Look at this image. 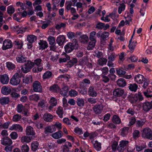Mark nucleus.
Wrapping results in <instances>:
<instances>
[{"mask_svg": "<svg viewBox=\"0 0 152 152\" xmlns=\"http://www.w3.org/2000/svg\"><path fill=\"white\" fill-rule=\"evenodd\" d=\"M78 47L77 41L76 39H74L72 40V42L68 43L65 46L64 48L65 52L66 53H69L74 49H77Z\"/></svg>", "mask_w": 152, "mask_h": 152, "instance_id": "obj_1", "label": "nucleus"}, {"mask_svg": "<svg viewBox=\"0 0 152 152\" xmlns=\"http://www.w3.org/2000/svg\"><path fill=\"white\" fill-rule=\"evenodd\" d=\"M142 136L143 138L152 140V130L146 127L142 130Z\"/></svg>", "mask_w": 152, "mask_h": 152, "instance_id": "obj_2", "label": "nucleus"}, {"mask_svg": "<svg viewBox=\"0 0 152 152\" xmlns=\"http://www.w3.org/2000/svg\"><path fill=\"white\" fill-rule=\"evenodd\" d=\"M21 76L18 73H15L11 78L10 83L12 85H17L19 84L21 81Z\"/></svg>", "mask_w": 152, "mask_h": 152, "instance_id": "obj_3", "label": "nucleus"}, {"mask_svg": "<svg viewBox=\"0 0 152 152\" xmlns=\"http://www.w3.org/2000/svg\"><path fill=\"white\" fill-rule=\"evenodd\" d=\"M33 90L34 92H41L42 87L40 83L37 81H34L33 84Z\"/></svg>", "mask_w": 152, "mask_h": 152, "instance_id": "obj_4", "label": "nucleus"}, {"mask_svg": "<svg viewBox=\"0 0 152 152\" xmlns=\"http://www.w3.org/2000/svg\"><path fill=\"white\" fill-rule=\"evenodd\" d=\"M142 107L143 111L148 112L152 108V101L151 102H145L143 103Z\"/></svg>", "mask_w": 152, "mask_h": 152, "instance_id": "obj_5", "label": "nucleus"}, {"mask_svg": "<svg viewBox=\"0 0 152 152\" xmlns=\"http://www.w3.org/2000/svg\"><path fill=\"white\" fill-rule=\"evenodd\" d=\"M103 107V105L102 104H100L95 105L93 107L92 109L95 114H99L102 112Z\"/></svg>", "mask_w": 152, "mask_h": 152, "instance_id": "obj_6", "label": "nucleus"}, {"mask_svg": "<svg viewBox=\"0 0 152 152\" xmlns=\"http://www.w3.org/2000/svg\"><path fill=\"white\" fill-rule=\"evenodd\" d=\"M16 59L18 62L21 63L26 62L27 58L23 53L21 52L18 55Z\"/></svg>", "mask_w": 152, "mask_h": 152, "instance_id": "obj_7", "label": "nucleus"}, {"mask_svg": "<svg viewBox=\"0 0 152 152\" xmlns=\"http://www.w3.org/2000/svg\"><path fill=\"white\" fill-rule=\"evenodd\" d=\"M2 49L3 50H6L11 48L12 46V41L9 39L5 40L3 42Z\"/></svg>", "mask_w": 152, "mask_h": 152, "instance_id": "obj_8", "label": "nucleus"}, {"mask_svg": "<svg viewBox=\"0 0 152 152\" xmlns=\"http://www.w3.org/2000/svg\"><path fill=\"white\" fill-rule=\"evenodd\" d=\"M1 144L4 145H11L12 143L11 139L8 137L2 138L1 140Z\"/></svg>", "mask_w": 152, "mask_h": 152, "instance_id": "obj_9", "label": "nucleus"}, {"mask_svg": "<svg viewBox=\"0 0 152 152\" xmlns=\"http://www.w3.org/2000/svg\"><path fill=\"white\" fill-rule=\"evenodd\" d=\"M88 95L92 97H96L97 95L96 91L93 86H90L88 89Z\"/></svg>", "mask_w": 152, "mask_h": 152, "instance_id": "obj_10", "label": "nucleus"}, {"mask_svg": "<svg viewBox=\"0 0 152 152\" xmlns=\"http://www.w3.org/2000/svg\"><path fill=\"white\" fill-rule=\"evenodd\" d=\"M9 129L11 130H15L18 132H22L23 131V128L20 124H15L10 127Z\"/></svg>", "mask_w": 152, "mask_h": 152, "instance_id": "obj_11", "label": "nucleus"}, {"mask_svg": "<svg viewBox=\"0 0 152 152\" xmlns=\"http://www.w3.org/2000/svg\"><path fill=\"white\" fill-rule=\"evenodd\" d=\"M0 81L4 84H8L9 82V77L8 75L4 74L0 75Z\"/></svg>", "mask_w": 152, "mask_h": 152, "instance_id": "obj_12", "label": "nucleus"}, {"mask_svg": "<svg viewBox=\"0 0 152 152\" xmlns=\"http://www.w3.org/2000/svg\"><path fill=\"white\" fill-rule=\"evenodd\" d=\"M134 80L138 83L142 84L145 81L144 77L141 74H138L134 77Z\"/></svg>", "mask_w": 152, "mask_h": 152, "instance_id": "obj_13", "label": "nucleus"}, {"mask_svg": "<svg viewBox=\"0 0 152 152\" xmlns=\"http://www.w3.org/2000/svg\"><path fill=\"white\" fill-rule=\"evenodd\" d=\"M124 93L123 89L121 88H117L115 89L113 92V95L116 96L120 97L122 96Z\"/></svg>", "mask_w": 152, "mask_h": 152, "instance_id": "obj_14", "label": "nucleus"}, {"mask_svg": "<svg viewBox=\"0 0 152 152\" xmlns=\"http://www.w3.org/2000/svg\"><path fill=\"white\" fill-rule=\"evenodd\" d=\"M109 35V33L108 32L104 31L101 34V42L102 44H104L105 41L107 39Z\"/></svg>", "mask_w": 152, "mask_h": 152, "instance_id": "obj_15", "label": "nucleus"}, {"mask_svg": "<svg viewBox=\"0 0 152 152\" xmlns=\"http://www.w3.org/2000/svg\"><path fill=\"white\" fill-rule=\"evenodd\" d=\"M39 49L44 50L48 47V45L47 42L45 41L40 40L39 42Z\"/></svg>", "mask_w": 152, "mask_h": 152, "instance_id": "obj_16", "label": "nucleus"}, {"mask_svg": "<svg viewBox=\"0 0 152 152\" xmlns=\"http://www.w3.org/2000/svg\"><path fill=\"white\" fill-rule=\"evenodd\" d=\"M26 134L28 135L34 136L35 133L33 128L30 126L27 127L26 130Z\"/></svg>", "mask_w": 152, "mask_h": 152, "instance_id": "obj_17", "label": "nucleus"}, {"mask_svg": "<svg viewBox=\"0 0 152 152\" xmlns=\"http://www.w3.org/2000/svg\"><path fill=\"white\" fill-rule=\"evenodd\" d=\"M11 91L10 88L9 87L4 86L1 89V92L2 94L4 95L9 94Z\"/></svg>", "mask_w": 152, "mask_h": 152, "instance_id": "obj_18", "label": "nucleus"}, {"mask_svg": "<svg viewBox=\"0 0 152 152\" xmlns=\"http://www.w3.org/2000/svg\"><path fill=\"white\" fill-rule=\"evenodd\" d=\"M65 37L64 35H60L58 36L56 40L57 43L59 46L62 45L65 42Z\"/></svg>", "mask_w": 152, "mask_h": 152, "instance_id": "obj_19", "label": "nucleus"}, {"mask_svg": "<svg viewBox=\"0 0 152 152\" xmlns=\"http://www.w3.org/2000/svg\"><path fill=\"white\" fill-rule=\"evenodd\" d=\"M70 56L66 53L62 55V57L60 58L59 60V62L60 63L62 62H66L67 60H69Z\"/></svg>", "mask_w": 152, "mask_h": 152, "instance_id": "obj_20", "label": "nucleus"}, {"mask_svg": "<svg viewBox=\"0 0 152 152\" xmlns=\"http://www.w3.org/2000/svg\"><path fill=\"white\" fill-rule=\"evenodd\" d=\"M117 85L120 87H124L126 85L125 80L123 78H120L117 81Z\"/></svg>", "mask_w": 152, "mask_h": 152, "instance_id": "obj_21", "label": "nucleus"}, {"mask_svg": "<svg viewBox=\"0 0 152 152\" xmlns=\"http://www.w3.org/2000/svg\"><path fill=\"white\" fill-rule=\"evenodd\" d=\"M6 64L8 69L10 71L13 70L16 67L15 64L11 62H7L6 63Z\"/></svg>", "mask_w": 152, "mask_h": 152, "instance_id": "obj_22", "label": "nucleus"}, {"mask_svg": "<svg viewBox=\"0 0 152 152\" xmlns=\"http://www.w3.org/2000/svg\"><path fill=\"white\" fill-rule=\"evenodd\" d=\"M62 132L61 131H59L52 134L51 136L53 138L55 139H59L61 138L63 135Z\"/></svg>", "mask_w": 152, "mask_h": 152, "instance_id": "obj_23", "label": "nucleus"}, {"mask_svg": "<svg viewBox=\"0 0 152 152\" xmlns=\"http://www.w3.org/2000/svg\"><path fill=\"white\" fill-rule=\"evenodd\" d=\"M37 37L36 36L33 35H30L28 36L27 40L30 43H32L37 40Z\"/></svg>", "mask_w": 152, "mask_h": 152, "instance_id": "obj_24", "label": "nucleus"}, {"mask_svg": "<svg viewBox=\"0 0 152 152\" xmlns=\"http://www.w3.org/2000/svg\"><path fill=\"white\" fill-rule=\"evenodd\" d=\"M112 121L115 124H119L121 122L120 118L118 115H116L113 116Z\"/></svg>", "mask_w": 152, "mask_h": 152, "instance_id": "obj_25", "label": "nucleus"}, {"mask_svg": "<svg viewBox=\"0 0 152 152\" xmlns=\"http://www.w3.org/2000/svg\"><path fill=\"white\" fill-rule=\"evenodd\" d=\"M52 76V73L50 71H47L42 76V78L44 80L48 79L51 78Z\"/></svg>", "mask_w": 152, "mask_h": 152, "instance_id": "obj_26", "label": "nucleus"}, {"mask_svg": "<svg viewBox=\"0 0 152 152\" xmlns=\"http://www.w3.org/2000/svg\"><path fill=\"white\" fill-rule=\"evenodd\" d=\"M10 102V99L8 97H3L0 98V102L2 105L7 104Z\"/></svg>", "mask_w": 152, "mask_h": 152, "instance_id": "obj_27", "label": "nucleus"}, {"mask_svg": "<svg viewBox=\"0 0 152 152\" xmlns=\"http://www.w3.org/2000/svg\"><path fill=\"white\" fill-rule=\"evenodd\" d=\"M76 102L77 105L79 107H83L85 104L84 99L81 98H77Z\"/></svg>", "mask_w": 152, "mask_h": 152, "instance_id": "obj_28", "label": "nucleus"}, {"mask_svg": "<svg viewBox=\"0 0 152 152\" xmlns=\"http://www.w3.org/2000/svg\"><path fill=\"white\" fill-rule=\"evenodd\" d=\"M20 140L22 142L28 143L30 142L31 139L29 137L27 136H23L21 137Z\"/></svg>", "mask_w": 152, "mask_h": 152, "instance_id": "obj_29", "label": "nucleus"}, {"mask_svg": "<svg viewBox=\"0 0 152 152\" xmlns=\"http://www.w3.org/2000/svg\"><path fill=\"white\" fill-rule=\"evenodd\" d=\"M94 146L95 149L97 151H100L101 149V143L96 140L94 143Z\"/></svg>", "mask_w": 152, "mask_h": 152, "instance_id": "obj_30", "label": "nucleus"}, {"mask_svg": "<svg viewBox=\"0 0 152 152\" xmlns=\"http://www.w3.org/2000/svg\"><path fill=\"white\" fill-rule=\"evenodd\" d=\"M43 118L45 121L50 122L52 120L53 116L50 114H45L44 115Z\"/></svg>", "mask_w": 152, "mask_h": 152, "instance_id": "obj_31", "label": "nucleus"}, {"mask_svg": "<svg viewBox=\"0 0 152 152\" xmlns=\"http://www.w3.org/2000/svg\"><path fill=\"white\" fill-rule=\"evenodd\" d=\"M107 61V59L104 58H102L98 60V62L99 65L102 66L106 64Z\"/></svg>", "mask_w": 152, "mask_h": 152, "instance_id": "obj_32", "label": "nucleus"}, {"mask_svg": "<svg viewBox=\"0 0 152 152\" xmlns=\"http://www.w3.org/2000/svg\"><path fill=\"white\" fill-rule=\"evenodd\" d=\"M43 69L42 65L40 66H37L34 67L32 69V71L34 73H38L39 72H41Z\"/></svg>", "mask_w": 152, "mask_h": 152, "instance_id": "obj_33", "label": "nucleus"}, {"mask_svg": "<svg viewBox=\"0 0 152 152\" xmlns=\"http://www.w3.org/2000/svg\"><path fill=\"white\" fill-rule=\"evenodd\" d=\"M56 113L60 118L63 117L64 113L63 107L60 106L58 107L56 111Z\"/></svg>", "mask_w": 152, "mask_h": 152, "instance_id": "obj_34", "label": "nucleus"}, {"mask_svg": "<svg viewBox=\"0 0 152 152\" xmlns=\"http://www.w3.org/2000/svg\"><path fill=\"white\" fill-rule=\"evenodd\" d=\"M68 91V88L66 86H64L60 91V94L61 95L65 96L66 95Z\"/></svg>", "mask_w": 152, "mask_h": 152, "instance_id": "obj_35", "label": "nucleus"}, {"mask_svg": "<svg viewBox=\"0 0 152 152\" xmlns=\"http://www.w3.org/2000/svg\"><path fill=\"white\" fill-rule=\"evenodd\" d=\"M50 90L53 92H56L59 91V88L57 85L54 84L50 87Z\"/></svg>", "mask_w": 152, "mask_h": 152, "instance_id": "obj_36", "label": "nucleus"}, {"mask_svg": "<svg viewBox=\"0 0 152 152\" xmlns=\"http://www.w3.org/2000/svg\"><path fill=\"white\" fill-rule=\"evenodd\" d=\"M15 8L12 5L7 7V12L10 15L12 14L15 12Z\"/></svg>", "mask_w": 152, "mask_h": 152, "instance_id": "obj_37", "label": "nucleus"}, {"mask_svg": "<svg viewBox=\"0 0 152 152\" xmlns=\"http://www.w3.org/2000/svg\"><path fill=\"white\" fill-rule=\"evenodd\" d=\"M77 59L76 58H75L70 60L68 62V65L69 66V67H71L73 66L74 64L77 63Z\"/></svg>", "mask_w": 152, "mask_h": 152, "instance_id": "obj_38", "label": "nucleus"}, {"mask_svg": "<svg viewBox=\"0 0 152 152\" xmlns=\"http://www.w3.org/2000/svg\"><path fill=\"white\" fill-rule=\"evenodd\" d=\"M39 144L37 141L32 142L31 144V149L33 151H35L37 149Z\"/></svg>", "mask_w": 152, "mask_h": 152, "instance_id": "obj_39", "label": "nucleus"}, {"mask_svg": "<svg viewBox=\"0 0 152 152\" xmlns=\"http://www.w3.org/2000/svg\"><path fill=\"white\" fill-rule=\"evenodd\" d=\"M80 41L83 43H85L88 42V38L86 35H83L80 36Z\"/></svg>", "mask_w": 152, "mask_h": 152, "instance_id": "obj_40", "label": "nucleus"}, {"mask_svg": "<svg viewBox=\"0 0 152 152\" xmlns=\"http://www.w3.org/2000/svg\"><path fill=\"white\" fill-rule=\"evenodd\" d=\"M137 85L136 83L131 84L129 87V89L132 91H136L137 88Z\"/></svg>", "mask_w": 152, "mask_h": 152, "instance_id": "obj_41", "label": "nucleus"}, {"mask_svg": "<svg viewBox=\"0 0 152 152\" xmlns=\"http://www.w3.org/2000/svg\"><path fill=\"white\" fill-rule=\"evenodd\" d=\"M129 129L128 127H124L122 129L121 133V135L123 137L126 136L128 133Z\"/></svg>", "mask_w": 152, "mask_h": 152, "instance_id": "obj_42", "label": "nucleus"}, {"mask_svg": "<svg viewBox=\"0 0 152 152\" xmlns=\"http://www.w3.org/2000/svg\"><path fill=\"white\" fill-rule=\"evenodd\" d=\"M89 42L87 49L88 50H92L94 47L96 41L91 40Z\"/></svg>", "mask_w": 152, "mask_h": 152, "instance_id": "obj_43", "label": "nucleus"}, {"mask_svg": "<svg viewBox=\"0 0 152 152\" xmlns=\"http://www.w3.org/2000/svg\"><path fill=\"white\" fill-rule=\"evenodd\" d=\"M49 55H51L50 60L52 61H54L57 60L58 58L57 55L54 53L50 52L49 53Z\"/></svg>", "mask_w": 152, "mask_h": 152, "instance_id": "obj_44", "label": "nucleus"}, {"mask_svg": "<svg viewBox=\"0 0 152 152\" xmlns=\"http://www.w3.org/2000/svg\"><path fill=\"white\" fill-rule=\"evenodd\" d=\"M145 121L144 119L137 120L136 121V126L137 127H142L145 122Z\"/></svg>", "mask_w": 152, "mask_h": 152, "instance_id": "obj_45", "label": "nucleus"}, {"mask_svg": "<svg viewBox=\"0 0 152 152\" xmlns=\"http://www.w3.org/2000/svg\"><path fill=\"white\" fill-rule=\"evenodd\" d=\"M24 64L31 70L34 66L33 62L29 60H28Z\"/></svg>", "mask_w": 152, "mask_h": 152, "instance_id": "obj_46", "label": "nucleus"}, {"mask_svg": "<svg viewBox=\"0 0 152 152\" xmlns=\"http://www.w3.org/2000/svg\"><path fill=\"white\" fill-rule=\"evenodd\" d=\"M29 98L30 100H34L36 102H37L39 99V97L38 95L36 94L30 96Z\"/></svg>", "mask_w": 152, "mask_h": 152, "instance_id": "obj_47", "label": "nucleus"}, {"mask_svg": "<svg viewBox=\"0 0 152 152\" xmlns=\"http://www.w3.org/2000/svg\"><path fill=\"white\" fill-rule=\"evenodd\" d=\"M66 9L67 10V11L68 12L69 10H71L72 7H71L72 6V3L71 1H67L66 2Z\"/></svg>", "mask_w": 152, "mask_h": 152, "instance_id": "obj_48", "label": "nucleus"}, {"mask_svg": "<svg viewBox=\"0 0 152 152\" xmlns=\"http://www.w3.org/2000/svg\"><path fill=\"white\" fill-rule=\"evenodd\" d=\"M21 68L22 72L25 73H27L29 72L31 70L24 64L23 66H21Z\"/></svg>", "mask_w": 152, "mask_h": 152, "instance_id": "obj_49", "label": "nucleus"}, {"mask_svg": "<svg viewBox=\"0 0 152 152\" xmlns=\"http://www.w3.org/2000/svg\"><path fill=\"white\" fill-rule=\"evenodd\" d=\"M144 95L147 98L152 97V92L149 89H148L146 91L143 92Z\"/></svg>", "mask_w": 152, "mask_h": 152, "instance_id": "obj_50", "label": "nucleus"}, {"mask_svg": "<svg viewBox=\"0 0 152 152\" xmlns=\"http://www.w3.org/2000/svg\"><path fill=\"white\" fill-rule=\"evenodd\" d=\"M21 118V115L17 114L13 116L12 120L14 122H17L19 121Z\"/></svg>", "mask_w": 152, "mask_h": 152, "instance_id": "obj_51", "label": "nucleus"}, {"mask_svg": "<svg viewBox=\"0 0 152 152\" xmlns=\"http://www.w3.org/2000/svg\"><path fill=\"white\" fill-rule=\"evenodd\" d=\"M117 74L118 75H124L126 73V72L121 69V68H117L116 69Z\"/></svg>", "mask_w": 152, "mask_h": 152, "instance_id": "obj_52", "label": "nucleus"}, {"mask_svg": "<svg viewBox=\"0 0 152 152\" xmlns=\"http://www.w3.org/2000/svg\"><path fill=\"white\" fill-rule=\"evenodd\" d=\"M129 142L127 140H122L120 142L119 144L121 145L125 149H126V147L128 145Z\"/></svg>", "mask_w": 152, "mask_h": 152, "instance_id": "obj_53", "label": "nucleus"}, {"mask_svg": "<svg viewBox=\"0 0 152 152\" xmlns=\"http://www.w3.org/2000/svg\"><path fill=\"white\" fill-rule=\"evenodd\" d=\"M67 35L68 38L69 39H74L75 37V33L69 31L67 33Z\"/></svg>", "mask_w": 152, "mask_h": 152, "instance_id": "obj_54", "label": "nucleus"}, {"mask_svg": "<svg viewBox=\"0 0 152 152\" xmlns=\"http://www.w3.org/2000/svg\"><path fill=\"white\" fill-rule=\"evenodd\" d=\"M48 39L50 45L55 44V38L54 37H49Z\"/></svg>", "mask_w": 152, "mask_h": 152, "instance_id": "obj_55", "label": "nucleus"}, {"mask_svg": "<svg viewBox=\"0 0 152 152\" xmlns=\"http://www.w3.org/2000/svg\"><path fill=\"white\" fill-rule=\"evenodd\" d=\"M42 60L40 58H37L34 60V62H33L34 63V66L35 65H36L37 66H40Z\"/></svg>", "mask_w": 152, "mask_h": 152, "instance_id": "obj_56", "label": "nucleus"}, {"mask_svg": "<svg viewBox=\"0 0 152 152\" xmlns=\"http://www.w3.org/2000/svg\"><path fill=\"white\" fill-rule=\"evenodd\" d=\"M50 104L53 106H56L57 103L56 99L53 97L51 98L50 100Z\"/></svg>", "mask_w": 152, "mask_h": 152, "instance_id": "obj_57", "label": "nucleus"}, {"mask_svg": "<svg viewBox=\"0 0 152 152\" xmlns=\"http://www.w3.org/2000/svg\"><path fill=\"white\" fill-rule=\"evenodd\" d=\"M104 27V23H98L96 26V28L99 29H102Z\"/></svg>", "mask_w": 152, "mask_h": 152, "instance_id": "obj_58", "label": "nucleus"}, {"mask_svg": "<svg viewBox=\"0 0 152 152\" xmlns=\"http://www.w3.org/2000/svg\"><path fill=\"white\" fill-rule=\"evenodd\" d=\"M53 132L51 126H49L45 128V134H47L48 133H52Z\"/></svg>", "mask_w": 152, "mask_h": 152, "instance_id": "obj_59", "label": "nucleus"}, {"mask_svg": "<svg viewBox=\"0 0 152 152\" xmlns=\"http://www.w3.org/2000/svg\"><path fill=\"white\" fill-rule=\"evenodd\" d=\"M118 145V142L116 141H114L111 145L113 151L116 150L117 147Z\"/></svg>", "mask_w": 152, "mask_h": 152, "instance_id": "obj_60", "label": "nucleus"}, {"mask_svg": "<svg viewBox=\"0 0 152 152\" xmlns=\"http://www.w3.org/2000/svg\"><path fill=\"white\" fill-rule=\"evenodd\" d=\"M125 5L124 4L122 3L121 4L120 6L118 7V12L119 14H120L122 11L125 10Z\"/></svg>", "mask_w": 152, "mask_h": 152, "instance_id": "obj_61", "label": "nucleus"}, {"mask_svg": "<svg viewBox=\"0 0 152 152\" xmlns=\"http://www.w3.org/2000/svg\"><path fill=\"white\" fill-rule=\"evenodd\" d=\"M29 148L27 145H24L22 146L21 150L22 152H28Z\"/></svg>", "mask_w": 152, "mask_h": 152, "instance_id": "obj_62", "label": "nucleus"}, {"mask_svg": "<svg viewBox=\"0 0 152 152\" xmlns=\"http://www.w3.org/2000/svg\"><path fill=\"white\" fill-rule=\"evenodd\" d=\"M78 94V92L74 90H72L69 91V94L71 96H75Z\"/></svg>", "mask_w": 152, "mask_h": 152, "instance_id": "obj_63", "label": "nucleus"}, {"mask_svg": "<svg viewBox=\"0 0 152 152\" xmlns=\"http://www.w3.org/2000/svg\"><path fill=\"white\" fill-rule=\"evenodd\" d=\"M10 136L12 139L15 140L18 137V134L16 132H12L10 134Z\"/></svg>", "mask_w": 152, "mask_h": 152, "instance_id": "obj_64", "label": "nucleus"}]
</instances>
